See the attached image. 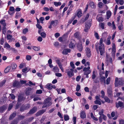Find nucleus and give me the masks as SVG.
Segmentation results:
<instances>
[{
  "instance_id": "1",
  "label": "nucleus",
  "mask_w": 124,
  "mask_h": 124,
  "mask_svg": "<svg viewBox=\"0 0 124 124\" xmlns=\"http://www.w3.org/2000/svg\"><path fill=\"white\" fill-rule=\"evenodd\" d=\"M103 39L101 38L100 40L99 44L97 45L96 44L95 47L98 53H99V51H100L101 55H102L105 53V47L103 43Z\"/></svg>"
},
{
  "instance_id": "2",
  "label": "nucleus",
  "mask_w": 124,
  "mask_h": 124,
  "mask_svg": "<svg viewBox=\"0 0 124 124\" xmlns=\"http://www.w3.org/2000/svg\"><path fill=\"white\" fill-rule=\"evenodd\" d=\"M88 66V67H84L83 69V71H84V74L86 76V78H89L88 75L91 72L89 66Z\"/></svg>"
},
{
  "instance_id": "3",
  "label": "nucleus",
  "mask_w": 124,
  "mask_h": 124,
  "mask_svg": "<svg viewBox=\"0 0 124 124\" xmlns=\"http://www.w3.org/2000/svg\"><path fill=\"white\" fill-rule=\"evenodd\" d=\"M74 70L73 69H68L66 70V73L69 78H71L74 75Z\"/></svg>"
},
{
  "instance_id": "4",
  "label": "nucleus",
  "mask_w": 124,
  "mask_h": 124,
  "mask_svg": "<svg viewBox=\"0 0 124 124\" xmlns=\"http://www.w3.org/2000/svg\"><path fill=\"white\" fill-rule=\"evenodd\" d=\"M51 98H47L45 100V103L42 108H44L46 107H48L51 105L52 103L51 102Z\"/></svg>"
},
{
  "instance_id": "5",
  "label": "nucleus",
  "mask_w": 124,
  "mask_h": 124,
  "mask_svg": "<svg viewBox=\"0 0 124 124\" xmlns=\"http://www.w3.org/2000/svg\"><path fill=\"white\" fill-rule=\"evenodd\" d=\"M57 23L58 21L57 20L51 21L50 23V24L48 27V28L50 29H51L52 27V26L54 27H55L57 25Z\"/></svg>"
},
{
  "instance_id": "6",
  "label": "nucleus",
  "mask_w": 124,
  "mask_h": 124,
  "mask_svg": "<svg viewBox=\"0 0 124 124\" xmlns=\"http://www.w3.org/2000/svg\"><path fill=\"white\" fill-rule=\"evenodd\" d=\"M112 54L114 56L116 52V49L115 45L114 43H113L112 44Z\"/></svg>"
},
{
  "instance_id": "7",
  "label": "nucleus",
  "mask_w": 124,
  "mask_h": 124,
  "mask_svg": "<svg viewBox=\"0 0 124 124\" xmlns=\"http://www.w3.org/2000/svg\"><path fill=\"white\" fill-rule=\"evenodd\" d=\"M91 24L90 23H86L85 25L84 31L85 32H87L91 26Z\"/></svg>"
},
{
  "instance_id": "8",
  "label": "nucleus",
  "mask_w": 124,
  "mask_h": 124,
  "mask_svg": "<svg viewBox=\"0 0 124 124\" xmlns=\"http://www.w3.org/2000/svg\"><path fill=\"white\" fill-rule=\"evenodd\" d=\"M86 52V54L88 57H89L91 55L90 49L88 47H86L85 49Z\"/></svg>"
},
{
  "instance_id": "9",
  "label": "nucleus",
  "mask_w": 124,
  "mask_h": 124,
  "mask_svg": "<svg viewBox=\"0 0 124 124\" xmlns=\"http://www.w3.org/2000/svg\"><path fill=\"white\" fill-rule=\"evenodd\" d=\"M111 36H109L108 38H107V40H104V42L105 43L106 45H109L111 44V42L110 39H111Z\"/></svg>"
},
{
  "instance_id": "10",
  "label": "nucleus",
  "mask_w": 124,
  "mask_h": 124,
  "mask_svg": "<svg viewBox=\"0 0 124 124\" xmlns=\"http://www.w3.org/2000/svg\"><path fill=\"white\" fill-rule=\"evenodd\" d=\"M82 63L83 64H84V66L85 67L89 66L90 65V62H87L86 63H85V60L84 59H83L82 60Z\"/></svg>"
},
{
  "instance_id": "11",
  "label": "nucleus",
  "mask_w": 124,
  "mask_h": 124,
  "mask_svg": "<svg viewBox=\"0 0 124 124\" xmlns=\"http://www.w3.org/2000/svg\"><path fill=\"white\" fill-rule=\"evenodd\" d=\"M118 108L119 107H120L122 108H124V103L123 102L119 101L118 103V105L116 106Z\"/></svg>"
},
{
  "instance_id": "12",
  "label": "nucleus",
  "mask_w": 124,
  "mask_h": 124,
  "mask_svg": "<svg viewBox=\"0 0 124 124\" xmlns=\"http://www.w3.org/2000/svg\"><path fill=\"white\" fill-rule=\"evenodd\" d=\"M37 110L36 107H34L31 109L29 112V114H32L35 112Z\"/></svg>"
},
{
  "instance_id": "13",
  "label": "nucleus",
  "mask_w": 124,
  "mask_h": 124,
  "mask_svg": "<svg viewBox=\"0 0 124 124\" xmlns=\"http://www.w3.org/2000/svg\"><path fill=\"white\" fill-rule=\"evenodd\" d=\"M70 50L69 49H63L62 53L64 54H67L68 53L70 52Z\"/></svg>"
},
{
  "instance_id": "14",
  "label": "nucleus",
  "mask_w": 124,
  "mask_h": 124,
  "mask_svg": "<svg viewBox=\"0 0 124 124\" xmlns=\"http://www.w3.org/2000/svg\"><path fill=\"white\" fill-rule=\"evenodd\" d=\"M115 1L118 4H120L121 5H123L124 3L123 0H115Z\"/></svg>"
},
{
  "instance_id": "15",
  "label": "nucleus",
  "mask_w": 124,
  "mask_h": 124,
  "mask_svg": "<svg viewBox=\"0 0 124 124\" xmlns=\"http://www.w3.org/2000/svg\"><path fill=\"white\" fill-rule=\"evenodd\" d=\"M52 70L54 72H59V69L57 66H54Z\"/></svg>"
},
{
  "instance_id": "16",
  "label": "nucleus",
  "mask_w": 124,
  "mask_h": 124,
  "mask_svg": "<svg viewBox=\"0 0 124 124\" xmlns=\"http://www.w3.org/2000/svg\"><path fill=\"white\" fill-rule=\"evenodd\" d=\"M111 15V13L110 11H108L106 12L107 18L108 19L110 17Z\"/></svg>"
},
{
  "instance_id": "17",
  "label": "nucleus",
  "mask_w": 124,
  "mask_h": 124,
  "mask_svg": "<svg viewBox=\"0 0 124 124\" xmlns=\"http://www.w3.org/2000/svg\"><path fill=\"white\" fill-rule=\"evenodd\" d=\"M80 117L83 119L86 117V115L85 112L83 111L81 113Z\"/></svg>"
},
{
  "instance_id": "18",
  "label": "nucleus",
  "mask_w": 124,
  "mask_h": 124,
  "mask_svg": "<svg viewBox=\"0 0 124 124\" xmlns=\"http://www.w3.org/2000/svg\"><path fill=\"white\" fill-rule=\"evenodd\" d=\"M77 47L79 51H81L83 49V46L81 44H78L77 45Z\"/></svg>"
},
{
  "instance_id": "19",
  "label": "nucleus",
  "mask_w": 124,
  "mask_h": 124,
  "mask_svg": "<svg viewBox=\"0 0 124 124\" xmlns=\"http://www.w3.org/2000/svg\"><path fill=\"white\" fill-rule=\"evenodd\" d=\"M74 36L76 38L79 39L80 37V33L79 32H77L74 34Z\"/></svg>"
},
{
  "instance_id": "20",
  "label": "nucleus",
  "mask_w": 124,
  "mask_h": 124,
  "mask_svg": "<svg viewBox=\"0 0 124 124\" xmlns=\"http://www.w3.org/2000/svg\"><path fill=\"white\" fill-rule=\"evenodd\" d=\"M1 24L4 27L3 28V29L5 28V27L6 25V24L5 23V20H1L0 22Z\"/></svg>"
},
{
  "instance_id": "21",
  "label": "nucleus",
  "mask_w": 124,
  "mask_h": 124,
  "mask_svg": "<svg viewBox=\"0 0 124 124\" xmlns=\"http://www.w3.org/2000/svg\"><path fill=\"white\" fill-rule=\"evenodd\" d=\"M54 5L55 6L57 7L60 6L61 5V2L59 1L58 2H54Z\"/></svg>"
},
{
  "instance_id": "22",
  "label": "nucleus",
  "mask_w": 124,
  "mask_h": 124,
  "mask_svg": "<svg viewBox=\"0 0 124 124\" xmlns=\"http://www.w3.org/2000/svg\"><path fill=\"white\" fill-rule=\"evenodd\" d=\"M107 92L108 95H112V90L111 88H108V89Z\"/></svg>"
},
{
  "instance_id": "23",
  "label": "nucleus",
  "mask_w": 124,
  "mask_h": 124,
  "mask_svg": "<svg viewBox=\"0 0 124 124\" xmlns=\"http://www.w3.org/2000/svg\"><path fill=\"white\" fill-rule=\"evenodd\" d=\"M105 24L104 23H99V26L102 29H104Z\"/></svg>"
},
{
  "instance_id": "24",
  "label": "nucleus",
  "mask_w": 124,
  "mask_h": 124,
  "mask_svg": "<svg viewBox=\"0 0 124 124\" xmlns=\"http://www.w3.org/2000/svg\"><path fill=\"white\" fill-rule=\"evenodd\" d=\"M30 69L28 67H26L25 68L23 69L22 70V71L23 72H28Z\"/></svg>"
},
{
  "instance_id": "25",
  "label": "nucleus",
  "mask_w": 124,
  "mask_h": 124,
  "mask_svg": "<svg viewBox=\"0 0 124 124\" xmlns=\"http://www.w3.org/2000/svg\"><path fill=\"white\" fill-rule=\"evenodd\" d=\"M10 69V66H8L5 69L4 72L5 73H7L8 72Z\"/></svg>"
},
{
  "instance_id": "26",
  "label": "nucleus",
  "mask_w": 124,
  "mask_h": 124,
  "mask_svg": "<svg viewBox=\"0 0 124 124\" xmlns=\"http://www.w3.org/2000/svg\"><path fill=\"white\" fill-rule=\"evenodd\" d=\"M32 48L36 51H38L40 49V47L39 46H33Z\"/></svg>"
},
{
  "instance_id": "27",
  "label": "nucleus",
  "mask_w": 124,
  "mask_h": 124,
  "mask_svg": "<svg viewBox=\"0 0 124 124\" xmlns=\"http://www.w3.org/2000/svg\"><path fill=\"white\" fill-rule=\"evenodd\" d=\"M44 112L43 110H40L36 114V115L37 116H39V115L42 114Z\"/></svg>"
},
{
  "instance_id": "28",
  "label": "nucleus",
  "mask_w": 124,
  "mask_h": 124,
  "mask_svg": "<svg viewBox=\"0 0 124 124\" xmlns=\"http://www.w3.org/2000/svg\"><path fill=\"white\" fill-rule=\"evenodd\" d=\"M123 80L122 78H119L118 79V84L120 85H122L123 84Z\"/></svg>"
},
{
  "instance_id": "29",
  "label": "nucleus",
  "mask_w": 124,
  "mask_h": 124,
  "mask_svg": "<svg viewBox=\"0 0 124 124\" xmlns=\"http://www.w3.org/2000/svg\"><path fill=\"white\" fill-rule=\"evenodd\" d=\"M82 15V13L80 10H79L77 13V16L78 17H80Z\"/></svg>"
},
{
  "instance_id": "30",
  "label": "nucleus",
  "mask_w": 124,
  "mask_h": 124,
  "mask_svg": "<svg viewBox=\"0 0 124 124\" xmlns=\"http://www.w3.org/2000/svg\"><path fill=\"white\" fill-rule=\"evenodd\" d=\"M16 115V114L15 113H13L10 116L9 118L10 120H11Z\"/></svg>"
},
{
  "instance_id": "31",
  "label": "nucleus",
  "mask_w": 124,
  "mask_h": 124,
  "mask_svg": "<svg viewBox=\"0 0 124 124\" xmlns=\"http://www.w3.org/2000/svg\"><path fill=\"white\" fill-rule=\"evenodd\" d=\"M91 116L92 118L94 120L96 121H97L98 120V119L94 116L93 113H92L91 114Z\"/></svg>"
},
{
  "instance_id": "32",
  "label": "nucleus",
  "mask_w": 124,
  "mask_h": 124,
  "mask_svg": "<svg viewBox=\"0 0 124 124\" xmlns=\"http://www.w3.org/2000/svg\"><path fill=\"white\" fill-rule=\"evenodd\" d=\"M10 46L6 42L5 43L4 46V48L7 47L8 48H10Z\"/></svg>"
},
{
  "instance_id": "33",
  "label": "nucleus",
  "mask_w": 124,
  "mask_h": 124,
  "mask_svg": "<svg viewBox=\"0 0 124 124\" xmlns=\"http://www.w3.org/2000/svg\"><path fill=\"white\" fill-rule=\"evenodd\" d=\"M26 66V64L25 63H22L20 64L19 66V67L20 69L22 68L23 67Z\"/></svg>"
},
{
  "instance_id": "34",
  "label": "nucleus",
  "mask_w": 124,
  "mask_h": 124,
  "mask_svg": "<svg viewBox=\"0 0 124 124\" xmlns=\"http://www.w3.org/2000/svg\"><path fill=\"white\" fill-rule=\"evenodd\" d=\"M11 67L13 70L15 69L17 67L15 63L12 64L11 65Z\"/></svg>"
},
{
  "instance_id": "35",
  "label": "nucleus",
  "mask_w": 124,
  "mask_h": 124,
  "mask_svg": "<svg viewBox=\"0 0 124 124\" xmlns=\"http://www.w3.org/2000/svg\"><path fill=\"white\" fill-rule=\"evenodd\" d=\"M26 59L28 61L30 60L31 59V56L29 55H27L26 56Z\"/></svg>"
},
{
  "instance_id": "36",
  "label": "nucleus",
  "mask_w": 124,
  "mask_h": 124,
  "mask_svg": "<svg viewBox=\"0 0 124 124\" xmlns=\"http://www.w3.org/2000/svg\"><path fill=\"white\" fill-rule=\"evenodd\" d=\"M46 87L49 89H51L52 88V85L51 84H47L46 85Z\"/></svg>"
},
{
  "instance_id": "37",
  "label": "nucleus",
  "mask_w": 124,
  "mask_h": 124,
  "mask_svg": "<svg viewBox=\"0 0 124 124\" xmlns=\"http://www.w3.org/2000/svg\"><path fill=\"white\" fill-rule=\"evenodd\" d=\"M90 7L93 8H94L96 6L94 3L92 2H90Z\"/></svg>"
},
{
  "instance_id": "38",
  "label": "nucleus",
  "mask_w": 124,
  "mask_h": 124,
  "mask_svg": "<svg viewBox=\"0 0 124 124\" xmlns=\"http://www.w3.org/2000/svg\"><path fill=\"white\" fill-rule=\"evenodd\" d=\"M69 46L70 48H73L75 46V45L73 43L71 42L69 44Z\"/></svg>"
},
{
  "instance_id": "39",
  "label": "nucleus",
  "mask_w": 124,
  "mask_h": 124,
  "mask_svg": "<svg viewBox=\"0 0 124 124\" xmlns=\"http://www.w3.org/2000/svg\"><path fill=\"white\" fill-rule=\"evenodd\" d=\"M103 6V4L102 2H99L98 3V7L100 8H102Z\"/></svg>"
},
{
  "instance_id": "40",
  "label": "nucleus",
  "mask_w": 124,
  "mask_h": 124,
  "mask_svg": "<svg viewBox=\"0 0 124 124\" xmlns=\"http://www.w3.org/2000/svg\"><path fill=\"white\" fill-rule=\"evenodd\" d=\"M104 99L106 102L108 103H109L110 102V101L109 99L107 97H105Z\"/></svg>"
},
{
  "instance_id": "41",
  "label": "nucleus",
  "mask_w": 124,
  "mask_h": 124,
  "mask_svg": "<svg viewBox=\"0 0 124 124\" xmlns=\"http://www.w3.org/2000/svg\"><path fill=\"white\" fill-rule=\"evenodd\" d=\"M70 65L71 67L72 68V69H73V70H74V69L75 68V67L74 64L73 63V62H71L70 63Z\"/></svg>"
},
{
  "instance_id": "42",
  "label": "nucleus",
  "mask_w": 124,
  "mask_h": 124,
  "mask_svg": "<svg viewBox=\"0 0 124 124\" xmlns=\"http://www.w3.org/2000/svg\"><path fill=\"white\" fill-rule=\"evenodd\" d=\"M97 19H98V21L99 22H102L103 21V19L101 17H98V16L97 17Z\"/></svg>"
},
{
  "instance_id": "43",
  "label": "nucleus",
  "mask_w": 124,
  "mask_h": 124,
  "mask_svg": "<svg viewBox=\"0 0 124 124\" xmlns=\"http://www.w3.org/2000/svg\"><path fill=\"white\" fill-rule=\"evenodd\" d=\"M94 102L96 104H98L99 105H100L101 104V101L99 100H96L94 101Z\"/></svg>"
},
{
  "instance_id": "44",
  "label": "nucleus",
  "mask_w": 124,
  "mask_h": 124,
  "mask_svg": "<svg viewBox=\"0 0 124 124\" xmlns=\"http://www.w3.org/2000/svg\"><path fill=\"white\" fill-rule=\"evenodd\" d=\"M19 84V82H14L13 84V85L15 87H18L17 85Z\"/></svg>"
},
{
  "instance_id": "45",
  "label": "nucleus",
  "mask_w": 124,
  "mask_h": 124,
  "mask_svg": "<svg viewBox=\"0 0 124 124\" xmlns=\"http://www.w3.org/2000/svg\"><path fill=\"white\" fill-rule=\"evenodd\" d=\"M80 89V86L79 85H77L76 88V91L77 92L79 91Z\"/></svg>"
},
{
  "instance_id": "46",
  "label": "nucleus",
  "mask_w": 124,
  "mask_h": 124,
  "mask_svg": "<svg viewBox=\"0 0 124 124\" xmlns=\"http://www.w3.org/2000/svg\"><path fill=\"white\" fill-rule=\"evenodd\" d=\"M103 112L104 110L103 109H101L99 111V114L100 115V116H102V114H103Z\"/></svg>"
},
{
  "instance_id": "47",
  "label": "nucleus",
  "mask_w": 124,
  "mask_h": 124,
  "mask_svg": "<svg viewBox=\"0 0 124 124\" xmlns=\"http://www.w3.org/2000/svg\"><path fill=\"white\" fill-rule=\"evenodd\" d=\"M40 34L41 36L43 38H45L46 37V34L44 32H42Z\"/></svg>"
},
{
  "instance_id": "48",
  "label": "nucleus",
  "mask_w": 124,
  "mask_h": 124,
  "mask_svg": "<svg viewBox=\"0 0 124 124\" xmlns=\"http://www.w3.org/2000/svg\"><path fill=\"white\" fill-rule=\"evenodd\" d=\"M9 10L11 12H15V8L13 7H10Z\"/></svg>"
},
{
  "instance_id": "49",
  "label": "nucleus",
  "mask_w": 124,
  "mask_h": 124,
  "mask_svg": "<svg viewBox=\"0 0 124 124\" xmlns=\"http://www.w3.org/2000/svg\"><path fill=\"white\" fill-rule=\"evenodd\" d=\"M39 19L41 23H43V21L44 20V17H41L39 18Z\"/></svg>"
},
{
  "instance_id": "50",
  "label": "nucleus",
  "mask_w": 124,
  "mask_h": 124,
  "mask_svg": "<svg viewBox=\"0 0 124 124\" xmlns=\"http://www.w3.org/2000/svg\"><path fill=\"white\" fill-rule=\"evenodd\" d=\"M110 80V78L109 77L106 79V84L108 85L109 84Z\"/></svg>"
},
{
  "instance_id": "51",
  "label": "nucleus",
  "mask_w": 124,
  "mask_h": 124,
  "mask_svg": "<svg viewBox=\"0 0 124 124\" xmlns=\"http://www.w3.org/2000/svg\"><path fill=\"white\" fill-rule=\"evenodd\" d=\"M64 119L65 121H67L69 119V116L67 115H65L64 116Z\"/></svg>"
},
{
  "instance_id": "52",
  "label": "nucleus",
  "mask_w": 124,
  "mask_h": 124,
  "mask_svg": "<svg viewBox=\"0 0 124 124\" xmlns=\"http://www.w3.org/2000/svg\"><path fill=\"white\" fill-rule=\"evenodd\" d=\"M10 98L12 99H14L15 98V96L13 94H10L9 98Z\"/></svg>"
},
{
  "instance_id": "53",
  "label": "nucleus",
  "mask_w": 124,
  "mask_h": 124,
  "mask_svg": "<svg viewBox=\"0 0 124 124\" xmlns=\"http://www.w3.org/2000/svg\"><path fill=\"white\" fill-rule=\"evenodd\" d=\"M28 31V29L27 28H25L23 30V33L25 34Z\"/></svg>"
},
{
  "instance_id": "54",
  "label": "nucleus",
  "mask_w": 124,
  "mask_h": 124,
  "mask_svg": "<svg viewBox=\"0 0 124 124\" xmlns=\"http://www.w3.org/2000/svg\"><path fill=\"white\" fill-rule=\"evenodd\" d=\"M13 103L9 104L8 109V110H10L11 109L13 106Z\"/></svg>"
},
{
  "instance_id": "55",
  "label": "nucleus",
  "mask_w": 124,
  "mask_h": 124,
  "mask_svg": "<svg viewBox=\"0 0 124 124\" xmlns=\"http://www.w3.org/2000/svg\"><path fill=\"white\" fill-rule=\"evenodd\" d=\"M95 71H94L93 72V74L92 76V78L93 79H94L96 77V76L95 74Z\"/></svg>"
},
{
  "instance_id": "56",
  "label": "nucleus",
  "mask_w": 124,
  "mask_h": 124,
  "mask_svg": "<svg viewBox=\"0 0 124 124\" xmlns=\"http://www.w3.org/2000/svg\"><path fill=\"white\" fill-rule=\"evenodd\" d=\"M67 99L68 102H70L72 101L73 100L70 97H67Z\"/></svg>"
},
{
  "instance_id": "57",
  "label": "nucleus",
  "mask_w": 124,
  "mask_h": 124,
  "mask_svg": "<svg viewBox=\"0 0 124 124\" xmlns=\"http://www.w3.org/2000/svg\"><path fill=\"white\" fill-rule=\"evenodd\" d=\"M73 120L74 124H76V117L75 116L73 117Z\"/></svg>"
},
{
  "instance_id": "58",
  "label": "nucleus",
  "mask_w": 124,
  "mask_h": 124,
  "mask_svg": "<svg viewBox=\"0 0 124 124\" xmlns=\"http://www.w3.org/2000/svg\"><path fill=\"white\" fill-rule=\"evenodd\" d=\"M20 14L19 13L17 12L16 13L15 18H18L20 16Z\"/></svg>"
},
{
  "instance_id": "59",
  "label": "nucleus",
  "mask_w": 124,
  "mask_h": 124,
  "mask_svg": "<svg viewBox=\"0 0 124 124\" xmlns=\"http://www.w3.org/2000/svg\"><path fill=\"white\" fill-rule=\"evenodd\" d=\"M36 26L39 29H41L42 28V26L40 25L39 24H37L36 25Z\"/></svg>"
},
{
  "instance_id": "60",
  "label": "nucleus",
  "mask_w": 124,
  "mask_h": 124,
  "mask_svg": "<svg viewBox=\"0 0 124 124\" xmlns=\"http://www.w3.org/2000/svg\"><path fill=\"white\" fill-rule=\"evenodd\" d=\"M54 36L55 38H57L60 36V34L59 33H56L55 34Z\"/></svg>"
},
{
  "instance_id": "61",
  "label": "nucleus",
  "mask_w": 124,
  "mask_h": 124,
  "mask_svg": "<svg viewBox=\"0 0 124 124\" xmlns=\"http://www.w3.org/2000/svg\"><path fill=\"white\" fill-rule=\"evenodd\" d=\"M23 99V97L19 96L18 97V101L20 102Z\"/></svg>"
},
{
  "instance_id": "62",
  "label": "nucleus",
  "mask_w": 124,
  "mask_h": 124,
  "mask_svg": "<svg viewBox=\"0 0 124 124\" xmlns=\"http://www.w3.org/2000/svg\"><path fill=\"white\" fill-rule=\"evenodd\" d=\"M8 39H10L12 38V36L10 34L7 35Z\"/></svg>"
},
{
  "instance_id": "63",
  "label": "nucleus",
  "mask_w": 124,
  "mask_h": 124,
  "mask_svg": "<svg viewBox=\"0 0 124 124\" xmlns=\"http://www.w3.org/2000/svg\"><path fill=\"white\" fill-rule=\"evenodd\" d=\"M89 14L88 13L85 16V20L84 21H85L86 20H87L88 19V18L89 17Z\"/></svg>"
},
{
  "instance_id": "64",
  "label": "nucleus",
  "mask_w": 124,
  "mask_h": 124,
  "mask_svg": "<svg viewBox=\"0 0 124 124\" xmlns=\"http://www.w3.org/2000/svg\"><path fill=\"white\" fill-rule=\"evenodd\" d=\"M55 75L58 77H61L62 76V74L60 73H55Z\"/></svg>"
}]
</instances>
